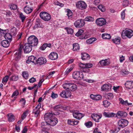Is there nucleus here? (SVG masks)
Masks as SVG:
<instances>
[{
    "mask_svg": "<svg viewBox=\"0 0 133 133\" xmlns=\"http://www.w3.org/2000/svg\"><path fill=\"white\" fill-rule=\"evenodd\" d=\"M32 46L30 44L28 43H25L24 45L20 44L19 48L18 50L17 51L15 55V59L16 61H18L21 58L23 48L25 53H29L32 50Z\"/></svg>",
    "mask_w": 133,
    "mask_h": 133,
    "instance_id": "nucleus-1",
    "label": "nucleus"
},
{
    "mask_svg": "<svg viewBox=\"0 0 133 133\" xmlns=\"http://www.w3.org/2000/svg\"><path fill=\"white\" fill-rule=\"evenodd\" d=\"M44 119L49 125L52 126L55 125L58 122L57 119L53 116V114L50 112L45 114Z\"/></svg>",
    "mask_w": 133,
    "mask_h": 133,
    "instance_id": "nucleus-2",
    "label": "nucleus"
},
{
    "mask_svg": "<svg viewBox=\"0 0 133 133\" xmlns=\"http://www.w3.org/2000/svg\"><path fill=\"white\" fill-rule=\"evenodd\" d=\"M129 122L128 120L125 119H121L118 122V124L119 126L117 128L115 129L112 133H116L118 132L120 130L121 128H123L127 126Z\"/></svg>",
    "mask_w": 133,
    "mask_h": 133,
    "instance_id": "nucleus-3",
    "label": "nucleus"
},
{
    "mask_svg": "<svg viewBox=\"0 0 133 133\" xmlns=\"http://www.w3.org/2000/svg\"><path fill=\"white\" fill-rule=\"evenodd\" d=\"M79 65L82 69V70L85 73L90 72L89 68H91L92 66V64L90 63H79Z\"/></svg>",
    "mask_w": 133,
    "mask_h": 133,
    "instance_id": "nucleus-4",
    "label": "nucleus"
},
{
    "mask_svg": "<svg viewBox=\"0 0 133 133\" xmlns=\"http://www.w3.org/2000/svg\"><path fill=\"white\" fill-rule=\"evenodd\" d=\"M28 43L30 44L32 46L37 45L38 43L37 38L34 36H31L29 37L28 39Z\"/></svg>",
    "mask_w": 133,
    "mask_h": 133,
    "instance_id": "nucleus-5",
    "label": "nucleus"
},
{
    "mask_svg": "<svg viewBox=\"0 0 133 133\" xmlns=\"http://www.w3.org/2000/svg\"><path fill=\"white\" fill-rule=\"evenodd\" d=\"M41 18L43 20L48 21L51 18V16L50 14L46 12H41L39 14Z\"/></svg>",
    "mask_w": 133,
    "mask_h": 133,
    "instance_id": "nucleus-6",
    "label": "nucleus"
},
{
    "mask_svg": "<svg viewBox=\"0 0 133 133\" xmlns=\"http://www.w3.org/2000/svg\"><path fill=\"white\" fill-rule=\"evenodd\" d=\"M72 77L74 79L80 80L81 79L83 78L84 76L82 72L77 71H74L73 72Z\"/></svg>",
    "mask_w": 133,
    "mask_h": 133,
    "instance_id": "nucleus-7",
    "label": "nucleus"
},
{
    "mask_svg": "<svg viewBox=\"0 0 133 133\" xmlns=\"http://www.w3.org/2000/svg\"><path fill=\"white\" fill-rule=\"evenodd\" d=\"M76 6L77 8L79 9L83 10L86 8L87 5L84 1H80L76 3Z\"/></svg>",
    "mask_w": 133,
    "mask_h": 133,
    "instance_id": "nucleus-8",
    "label": "nucleus"
},
{
    "mask_svg": "<svg viewBox=\"0 0 133 133\" xmlns=\"http://www.w3.org/2000/svg\"><path fill=\"white\" fill-rule=\"evenodd\" d=\"M85 22L83 19H78L74 23L75 26L77 28H80L83 26L85 24Z\"/></svg>",
    "mask_w": 133,
    "mask_h": 133,
    "instance_id": "nucleus-9",
    "label": "nucleus"
},
{
    "mask_svg": "<svg viewBox=\"0 0 133 133\" xmlns=\"http://www.w3.org/2000/svg\"><path fill=\"white\" fill-rule=\"evenodd\" d=\"M133 36V31L131 30H126L125 31L123 35V33L121 34L122 38L123 39L125 38V36H126L129 38H130Z\"/></svg>",
    "mask_w": 133,
    "mask_h": 133,
    "instance_id": "nucleus-10",
    "label": "nucleus"
},
{
    "mask_svg": "<svg viewBox=\"0 0 133 133\" xmlns=\"http://www.w3.org/2000/svg\"><path fill=\"white\" fill-rule=\"evenodd\" d=\"M46 62V59L43 57L39 58L37 60H35V64L40 65L45 63Z\"/></svg>",
    "mask_w": 133,
    "mask_h": 133,
    "instance_id": "nucleus-11",
    "label": "nucleus"
},
{
    "mask_svg": "<svg viewBox=\"0 0 133 133\" xmlns=\"http://www.w3.org/2000/svg\"><path fill=\"white\" fill-rule=\"evenodd\" d=\"M96 22L97 25L99 26H102L106 24V21L104 18H99L96 20Z\"/></svg>",
    "mask_w": 133,
    "mask_h": 133,
    "instance_id": "nucleus-12",
    "label": "nucleus"
},
{
    "mask_svg": "<svg viewBox=\"0 0 133 133\" xmlns=\"http://www.w3.org/2000/svg\"><path fill=\"white\" fill-rule=\"evenodd\" d=\"M112 86L110 84H104L101 87V88L102 91H110L111 88Z\"/></svg>",
    "mask_w": 133,
    "mask_h": 133,
    "instance_id": "nucleus-13",
    "label": "nucleus"
},
{
    "mask_svg": "<svg viewBox=\"0 0 133 133\" xmlns=\"http://www.w3.org/2000/svg\"><path fill=\"white\" fill-rule=\"evenodd\" d=\"M92 118L95 121L97 122H99V120L101 118V117L97 114H93L91 115Z\"/></svg>",
    "mask_w": 133,
    "mask_h": 133,
    "instance_id": "nucleus-14",
    "label": "nucleus"
},
{
    "mask_svg": "<svg viewBox=\"0 0 133 133\" xmlns=\"http://www.w3.org/2000/svg\"><path fill=\"white\" fill-rule=\"evenodd\" d=\"M49 57L51 60H55L58 57V54L56 52H52L49 56Z\"/></svg>",
    "mask_w": 133,
    "mask_h": 133,
    "instance_id": "nucleus-15",
    "label": "nucleus"
},
{
    "mask_svg": "<svg viewBox=\"0 0 133 133\" xmlns=\"http://www.w3.org/2000/svg\"><path fill=\"white\" fill-rule=\"evenodd\" d=\"M127 115V113L122 111H119L116 114V116L121 117L124 118L126 117Z\"/></svg>",
    "mask_w": 133,
    "mask_h": 133,
    "instance_id": "nucleus-16",
    "label": "nucleus"
},
{
    "mask_svg": "<svg viewBox=\"0 0 133 133\" xmlns=\"http://www.w3.org/2000/svg\"><path fill=\"white\" fill-rule=\"evenodd\" d=\"M33 10V8L29 7V5L25 6L24 8V11L27 14H29L32 12Z\"/></svg>",
    "mask_w": 133,
    "mask_h": 133,
    "instance_id": "nucleus-17",
    "label": "nucleus"
},
{
    "mask_svg": "<svg viewBox=\"0 0 133 133\" xmlns=\"http://www.w3.org/2000/svg\"><path fill=\"white\" fill-rule=\"evenodd\" d=\"M90 98L94 100H99L102 99V97L100 95H94L92 94L90 95Z\"/></svg>",
    "mask_w": 133,
    "mask_h": 133,
    "instance_id": "nucleus-18",
    "label": "nucleus"
},
{
    "mask_svg": "<svg viewBox=\"0 0 133 133\" xmlns=\"http://www.w3.org/2000/svg\"><path fill=\"white\" fill-rule=\"evenodd\" d=\"M81 55V58L83 60H88L90 59V55L87 54L85 52L82 53Z\"/></svg>",
    "mask_w": 133,
    "mask_h": 133,
    "instance_id": "nucleus-19",
    "label": "nucleus"
},
{
    "mask_svg": "<svg viewBox=\"0 0 133 133\" xmlns=\"http://www.w3.org/2000/svg\"><path fill=\"white\" fill-rule=\"evenodd\" d=\"M2 46L4 48H7L10 45L9 42L7 40H3L1 43Z\"/></svg>",
    "mask_w": 133,
    "mask_h": 133,
    "instance_id": "nucleus-20",
    "label": "nucleus"
},
{
    "mask_svg": "<svg viewBox=\"0 0 133 133\" xmlns=\"http://www.w3.org/2000/svg\"><path fill=\"white\" fill-rule=\"evenodd\" d=\"M103 115L105 117L109 118L114 117L116 114L113 112H104Z\"/></svg>",
    "mask_w": 133,
    "mask_h": 133,
    "instance_id": "nucleus-21",
    "label": "nucleus"
},
{
    "mask_svg": "<svg viewBox=\"0 0 133 133\" xmlns=\"http://www.w3.org/2000/svg\"><path fill=\"white\" fill-rule=\"evenodd\" d=\"M133 82L131 81H127L125 83V87L129 89H130L133 87L132 86Z\"/></svg>",
    "mask_w": 133,
    "mask_h": 133,
    "instance_id": "nucleus-22",
    "label": "nucleus"
},
{
    "mask_svg": "<svg viewBox=\"0 0 133 133\" xmlns=\"http://www.w3.org/2000/svg\"><path fill=\"white\" fill-rule=\"evenodd\" d=\"M99 62L101 65L102 66L107 65L109 64V62L107 59L102 60Z\"/></svg>",
    "mask_w": 133,
    "mask_h": 133,
    "instance_id": "nucleus-23",
    "label": "nucleus"
},
{
    "mask_svg": "<svg viewBox=\"0 0 133 133\" xmlns=\"http://www.w3.org/2000/svg\"><path fill=\"white\" fill-rule=\"evenodd\" d=\"M119 100L120 103L122 104L128 105H132V103H128L127 100H126L125 101H124L122 98H119Z\"/></svg>",
    "mask_w": 133,
    "mask_h": 133,
    "instance_id": "nucleus-24",
    "label": "nucleus"
},
{
    "mask_svg": "<svg viewBox=\"0 0 133 133\" xmlns=\"http://www.w3.org/2000/svg\"><path fill=\"white\" fill-rule=\"evenodd\" d=\"M12 35L11 33H6L4 36L5 38L6 39H9L10 41L12 38Z\"/></svg>",
    "mask_w": 133,
    "mask_h": 133,
    "instance_id": "nucleus-25",
    "label": "nucleus"
},
{
    "mask_svg": "<svg viewBox=\"0 0 133 133\" xmlns=\"http://www.w3.org/2000/svg\"><path fill=\"white\" fill-rule=\"evenodd\" d=\"M79 49V45L78 43L73 44V49L74 51H77Z\"/></svg>",
    "mask_w": 133,
    "mask_h": 133,
    "instance_id": "nucleus-26",
    "label": "nucleus"
},
{
    "mask_svg": "<svg viewBox=\"0 0 133 133\" xmlns=\"http://www.w3.org/2000/svg\"><path fill=\"white\" fill-rule=\"evenodd\" d=\"M76 115H77L78 116L79 115H81V117H80V118H81L83 116H84L83 114H82L81 113H79L78 112H74L73 113V116L75 118L77 119H79V117L78 116H76Z\"/></svg>",
    "mask_w": 133,
    "mask_h": 133,
    "instance_id": "nucleus-27",
    "label": "nucleus"
},
{
    "mask_svg": "<svg viewBox=\"0 0 133 133\" xmlns=\"http://www.w3.org/2000/svg\"><path fill=\"white\" fill-rule=\"evenodd\" d=\"M63 107L61 105H56L53 108L54 110L55 111L59 110V109H63Z\"/></svg>",
    "mask_w": 133,
    "mask_h": 133,
    "instance_id": "nucleus-28",
    "label": "nucleus"
},
{
    "mask_svg": "<svg viewBox=\"0 0 133 133\" xmlns=\"http://www.w3.org/2000/svg\"><path fill=\"white\" fill-rule=\"evenodd\" d=\"M11 34L13 36H15L17 34L16 29L15 27H13L10 30Z\"/></svg>",
    "mask_w": 133,
    "mask_h": 133,
    "instance_id": "nucleus-29",
    "label": "nucleus"
},
{
    "mask_svg": "<svg viewBox=\"0 0 133 133\" xmlns=\"http://www.w3.org/2000/svg\"><path fill=\"white\" fill-rule=\"evenodd\" d=\"M29 60L35 64V60H36V57L33 56H31L28 57Z\"/></svg>",
    "mask_w": 133,
    "mask_h": 133,
    "instance_id": "nucleus-30",
    "label": "nucleus"
},
{
    "mask_svg": "<svg viewBox=\"0 0 133 133\" xmlns=\"http://www.w3.org/2000/svg\"><path fill=\"white\" fill-rule=\"evenodd\" d=\"M67 15L68 18L69 19H70L72 17V12L71 11V10L69 9H68L67 10Z\"/></svg>",
    "mask_w": 133,
    "mask_h": 133,
    "instance_id": "nucleus-31",
    "label": "nucleus"
},
{
    "mask_svg": "<svg viewBox=\"0 0 133 133\" xmlns=\"http://www.w3.org/2000/svg\"><path fill=\"white\" fill-rule=\"evenodd\" d=\"M102 37L104 39H110L111 37L109 34H102Z\"/></svg>",
    "mask_w": 133,
    "mask_h": 133,
    "instance_id": "nucleus-32",
    "label": "nucleus"
},
{
    "mask_svg": "<svg viewBox=\"0 0 133 133\" xmlns=\"http://www.w3.org/2000/svg\"><path fill=\"white\" fill-rule=\"evenodd\" d=\"M71 86L69 91H74L76 90L77 86L75 84L72 83Z\"/></svg>",
    "mask_w": 133,
    "mask_h": 133,
    "instance_id": "nucleus-33",
    "label": "nucleus"
},
{
    "mask_svg": "<svg viewBox=\"0 0 133 133\" xmlns=\"http://www.w3.org/2000/svg\"><path fill=\"white\" fill-rule=\"evenodd\" d=\"M96 39L95 38H91L88 39L87 40L86 42L88 44H90L92 43V42L95 40Z\"/></svg>",
    "mask_w": 133,
    "mask_h": 133,
    "instance_id": "nucleus-34",
    "label": "nucleus"
},
{
    "mask_svg": "<svg viewBox=\"0 0 133 133\" xmlns=\"http://www.w3.org/2000/svg\"><path fill=\"white\" fill-rule=\"evenodd\" d=\"M114 43L116 44H119L120 43V38H116L112 40Z\"/></svg>",
    "mask_w": 133,
    "mask_h": 133,
    "instance_id": "nucleus-35",
    "label": "nucleus"
},
{
    "mask_svg": "<svg viewBox=\"0 0 133 133\" xmlns=\"http://www.w3.org/2000/svg\"><path fill=\"white\" fill-rule=\"evenodd\" d=\"M65 98H67L71 96V92L69 90H65Z\"/></svg>",
    "mask_w": 133,
    "mask_h": 133,
    "instance_id": "nucleus-36",
    "label": "nucleus"
},
{
    "mask_svg": "<svg viewBox=\"0 0 133 133\" xmlns=\"http://www.w3.org/2000/svg\"><path fill=\"white\" fill-rule=\"evenodd\" d=\"M40 110L39 109H37L36 110V109H34L33 111V113L35 114V116L36 117H37L39 113Z\"/></svg>",
    "mask_w": 133,
    "mask_h": 133,
    "instance_id": "nucleus-37",
    "label": "nucleus"
},
{
    "mask_svg": "<svg viewBox=\"0 0 133 133\" xmlns=\"http://www.w3.org/2000/svg\"><path fill=\"white\" fill-rule=\"evenodd\" d=\"M94 20V18L92 17L91 16H87L85 18L84 20L87 21L93 22Z\"/></svg>",
    "mask_w": 133,
    "mask_h": 133,
    "instance_id": "nucleus-38",
    "label": "nucleus"
},
{
    "mask_svg": "<svg viewBox=\"0 0 133 133\" xmlns=\"http://www.w3.org/2000/svg\"><path fill=\"white\" fill-rule=\"evenodd\" d=\"M103 105L105 107H107L109 106L110 103L107 100H105L103 101Z\"/></svg>",
    "mask_w": 133,
    "mask_h": 133,
    "instance_id": "nucleus-39",
    "label": "nucleus"
},
{
    "mask_svg": "<svg viewBox=\"0 0 133 133\" xmlns=\"http://www.w3.org/2000/svg\"><path fill=\"white\" fill-rule=\"evenodd\" d=\"M84 124L87 128H90L92 125L93 123L92 122L90 121L85 123Z\"/></svg>",
    "mask_w": 133,
    "mask_h": 133,
    "instance_id": "nucleus-40",
    "label": "nucleus"
},
{
    "mask_svg": "<svg viewBox=\"0 0 133 133\" xmlns=\"http://www.w3.org/2000/svg\"><path fill=\"white\" fill-rule=\"evenodd\" d=\"M9 6L10 9L13 10H16L17 7L16 5L14 4H11Z\"/></svg>",
    "mask_w": 133,
    "mask_h": 133,
    "instance_id": "nucleus-41",
    "label": "nucleus"
},
{
    "mask_svg": "<svg viewBox=\"0 0 133 133\" xmlns=\"http://www.w3.org/2000/svg\"><path fill=\"white\" fill-rule=\"evenodd\" d=\"M97 7L101 11L104 12L105 11V8L104 6H103L102 5H99Z\"/></svg>",
    "mask_w": 133,
    "mask_h": 133,
    "instance_id": "nucleus-42",
    "label": "nucleus"
},
{
    "mask_svg": "<svg viewBox=\"0 0 133 133\" xmlns=\"http://www.w3.org/2000/svg\"><path fill=\"white\" fill-rule=\"evenodd\" d=\"M107 98L108 99H111L113 97V95L112 93H110L107 94L106 95Z\"/></svg>",
    "mask_w": 133,
    "mask_h": 133,
    "instance_id": "nucleus-43",
    "label": "nucleus"
},
{
    "mask_svg": "<svg viewBox=\"0 0 133 133\" xmlns=\"http://www.w3.org/2000/svg\"><path fill=\"white\" fill-rule=\"evenodd\" d=\"M84 30H83L80 29L75 34V35L77 36H79L82 35L84 32Z\"/></svg>",
    "mask_w": 133,
    "mask_h": 133,
    "instance_id": "nucleus-44",
    "label": "nucleus"
},
{
    "mask_svg": "<svg viewBox=\"0 0 133 133\" xmlns=\"http://www.w3.org/2000/svg\"><path fill=\"white\" fill-rule=\"evenodd\" d=\"M8 120L10 122H11L14 121L15 120V117L13 115L11 114L9 117Z\"/></svg>",
    "mask_w": 133,
    "mask_h": 133,
    "instance_id": "nucleus-45",
    "label": "nucleus"
},
{
    "mask_svg": "<svg viewBox=\"0 0 133 133\" xmlns=\"http://www.w3.org/2000/svg\"><path fill=\"white\" fill-rule=\"evenodd\" d=\"M22 74L23 77L26 79H27L28 78L29 75L27 72H23L22 73Z\"/></svg>",
    "mask_w": 133,
    "mask_h": 133,
    "instance_id": "nucleus-46",
    "label": "nucleus"
},
{
    "mask_svg": "<svg viewBox=\"0 0 133 133\" xmlns=\"http://www.w3.org/2000/svg\"><path fill=\"white\" fill-rule=\"evenodd\" d=\"M69 83H66L63 84V88L65 89H68L69 88Z\"/></svg>",
    "mask_w": 133,
    "mask_h": 133,
    "instance_id": "nucleus-47",
    "label": "nucleus"
},
{
    "mask_svg": "<svg viewBox=\"0 0 133 133\" xmlns=\"http://www.w3.org/2000/svg\"><path fill=\"white\" fill-rule=\"evenodd\" d=\"M19 17L22 20V22H23L26 18L25 17L23 14L22 13H21L20 14Z\"/></svg>",
    "mask_w": 133,
    "mask_h": 133,
    "instance_id": "nucleus-48",
    "label": "nucleus"
},
{
    "mask_svg": "<svg viewBox=\"0 0 133 133\" xmlns=\"http://www.w3.org/2000/svg\"><path fill=\"white\" fill-rule=\"evenodd\" d=\"M14 23V24L16 26V27H17L20 25V22L19 20H17L15 21Z\"/></svg>",
    "mask_w": 133,
    "mask_h": 133,
    "instance_id": "nucleus-49",
    "label": "nucleus"
},
{
    "mask_svg": "<svg viewBox=\"0 0 133 133\" xmlns=\"http://www.w3.org/2000/svg\"><path fill=\"white\" fill-rule=\"evenodd\" d=\"M67 31L68 34H71L74 32V30L71 28H68Z\"/></svg>",
    "mask_w": 133,
    "mask_h": 133,
    "instance_id": "nucleus-50",
    "label": "nucleus"
},
{
    "mask_svg": "<svg viewBox=\"0 0 133 133\" xmlns=\"http://www.w3.org/2000/svg\"><path fill=\"white\" fill-rule=\"evenodd\" d=\"M121 72L123 75H126L129 73V72L125 70H123L121 71Z\"/></svg>",
    "mask_w": 133,
    "mask_h": 133,
    "instance_id": "nucleus-51",
    "label": "nucleus"
},
{
    "mask_svg": "<svg viewBox=\"0 0 133 133\" xmlns=\"http://www.w3.org/2000/svg\"><path fill=\"white\" fill-rule=\"evenodd\" d=\"M9 78V76L8 75L4 77H3V79L2 82L6 83L8 80Z\"/></svg>",
    "mask_w": 133,
    "mask_h": 133,
    "instance_id": "nucleus-52",
    "label": "nucleus"
},
{
    "mask_svg": "<svg viewBox=\"0 0 133 133\" xmlns=\"http://www.w3.org/2000/svg\"><path fill=\"white\" fill-rule=\"evenodd\" d=\"M129 3V1L128 0H124L123 3V5L125 6H127Z\"/></svg>",
    "mask_w": 133,
    "mask_h": 133,
    "instance_id": "nucleus-53",
    "label": "nucleus"
},
{
    "mask_svg": "<svg viewBox=\"0 0 133 133\" xmlns=\"http://www.w3.org/2000/svg\"><path fill=\"white\" fill-rule=\"evenodd\" d=\"M65 90L63 91L60 94V95L62 97L65 98Z\"/></svg>",
    "mask_w": 133,
    "mask_h": 133,
    "instance_id": "nucleus-54",
    "label": "nucleus"
},
{
    "mask_svg": "<svg viewBox=\"0 0 133 133\" xmlns=\"http://www.w3.org/2000/svg\"><path fill=\"white\" fill-rule=\"evenodd\" d=\"M28 112L27 111H25L24 112L22 115V120H23L26 117V114Z\"/></svg>",
    "mask_w": 133,
    "mask_h": 133,
    "instance_id": "nucleus-55",
    "label": "nucleus"
},
{
    "mask_svg": "<svg viewBox=\"0 0 133 133\" xmlns=\"http://www.w3.org/2000/svg\"><path fill=\"white\" fill-rule=\"evenodd\" d=\"M73 68L72 67L70 68H68L66 70L65 72V74L67 75L69 74L72 69Z\"/></svg>",
    "mask_w": 133,
    "mask_h": 133,
    "instance_id": "nucleus-56",
    "label": "nucleus"
},
{
    "mask_svg": "<svg viewBox=\"0 0 133 133\" xmlns=\"http://www.w3.org/2000/svg\"><path fill=\"white\" fill-rule=\"evenodd\" d=\"M44 81V79H42L41 80H40V81L38 83V86L37 87V88H38V87H40L42 85V83Z\"/></svg>",
    "mask_w": 133,
    "mask_h": 133,
    "instance_id": "nucleus-57",
    "label": "nucleus"
},
{
    "mask_svg": "<svg viewBox=\"0 0 133 133\" xmlns=\"http://www.w3.org/2000/svg\"><path fill=\"white\" fill-rule=\"evenodd\" d=\"M51 97L53 98H55L58 97V95L57 94H55L52 92Z\"/></svg>",
    "mask_w": 133,
    "mask_h": 133,
    "instance_id": "nucleus-58",
    "label": "nucleus"
},
{
    "mask_svg": "<svg viewBox=\"0 0 133 133\" xmlns=\"http://www.w3.org/2000/svg\"><path fill=\"white\" fill-rule=\"evenodd\" d=\"M74 120L69 119L68 120V123L71 125H74Z\"/></svg>",
    "mask_w": 133,
    "mask_h": 133,
    "instance_id": "nucleus-59",
    "label": "nucleus"
},
{
    "mask_svg": "<svg viewBox=\"0 0 133 133\" xmlns=\"http://www.w3.org/2000/svg\"><path fill=\"white\" fill-rule=\"evenodd\" d=\"M19 94V92L17 90H16L13 93L12 97L15 96H17Z\"/></svg>",
    "mask_w": 133,
    "mask_h": 133,
    "instance_id": "nucleus-60",
    "label": "nucleus"
},
{
    "mask_svg": "<svg viewBox=\"0 0 133 133\" xmlns=\"http://www.w3.org/2000/svg\"><path fill=\"white\" fill-rule=\"evenodd\" d=\"M125 10H123V12H122L121 14V17L122 19H124L125 17Z\"/></svg>",
    "mask_w": 133,
    "mask_h": 133,
    "instance_id": "nucleus-61",
    "label": "nucleus"
},
{
    "mask_svg": "<svg viewBox=\"0 0 133 133\" xmlns=\"http://www.w3.org/2000/svg\"><path fill=\"white\" fill-rule=\"evenodd\" d=\"M29 81L30 83H33L36 81V79L35 78L32 77L29 80Z\"/></svg>",
    "mask_w": 133,
    "mask_h": 133,
    "instance_id": "nucleus-62",
    "label": "nucleus"
},
{
    "mask_svg": "<svg viewBox=\"0 0 133 133\" xmlns=\"http://www.w3.org/2000/svg\"><path fill=\"white\" fill-rule=\"evenodd\" d=\"M45 43L40 48L41 49L43 50H44L47 47Z\"/></svg>",
    "mask_w": 133,
    "mask_h": 133,
    "instance_id": "nucleus-63",
    "label": "nucleus"
},
{
    "mask_svg": "<svg viewBox=\"0 0 133 133\" xmlns=\"http://www.w3.org/2000/svg\"><path fill=\"white\" fill-rule=\"evenodd\" d=\"M41 125L42 126H45L46 127H47L48 125H49L48 123L46 122V121H45V122H42Z\"/></svg>",
    "mask_w": 133,
    "mask_h": 133,
    "instance_id": "nucleus-64",
    "label": "nucleus"
}]
</instances>
